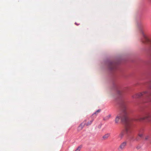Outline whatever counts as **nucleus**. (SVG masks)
<instances>
[{
  "mask_svg": "<svg viewBox=\"0 0 151 151\" xmlns=\"http://www.w3.org/2000/svg\"><path fill=\"white\" fill-rule=\"evenodd\" d=\"M127 112L126 109H124L122 113L118 114L116 117L115 120V123L116 124H118L120 119L123 122H127L129 119L127 116Z\"/></svg>",
  "mask_w": 151,
  "mask_h": 151,
  "instance_id": "1",
  "label": "nucleus"
},
{
  "mask_svg": "<svg viewBox=\"0 0 151 151\" xmlns=\"http://www.w3.org/2000/svg\"><path fill=\"white\" fill-rule=\"evenodd\" d=\"M151 96V93L147 91H145L142 93H139L134 94L132 96V97L133 99H137L140 98L143 96H145L147 98L149 99L150 96Z\"/></svg>",
  "mask_w": 151,
  "mask_h": 151,
  "instance_id": "2",
  "label": "nucleus"
},
{
  "mask_svg": "<svg viewBox=\"0 0 151 151\" xmlns=\"http://www.w3.org/2000/svg\"><path fill=\"white\" fill-rule=\"evenodd\" d=\"M94 121L93 119H92L91 120H90L86 122V120H85L78 127V129L79 130H81L85 126H88L90 125L92 122Z\"/></svg>",
  "mask_w": 151,
  "mask_h": 151,
  "instance_id": "3",
  "label": "nucleus"
},
{
  "mask_svg": "<svg viewBox=\"0 0 151 151\" xmlns=\"http://www.w3.org/2000/svg\"><path fill=\"white\" fill-rule=\"evenodd\" d=\"M136 120L141 121L146 119L148 122L151 121V114H147L145 116L141 117L139 116L137 117L135 119Z\"/></svg>",
  "mask_w": 151,
  "mask_h": 151,
  "instance_id": "4",
  "label": "nucleus"
},
{
  "mask_svg": "<svg viewBox=\"0 0 151 151\" xmlns=\"http://www.w3.org/2000/svg\"><path fill=\"white\" fill-rule=\"evenodd\" d=\"M129 122V119L126 122V127H125V132L127 135H129L132 132L131 128V124Z\"/></svg>",
  "mask_w": 151,
  "mask_h": 151,
  "instance_id": "5",
  "label": "nucleus"
},
{
  "mask_svg": "<svg viewBox=\"0 0 151 151\" xmlns=\"http://www.w3.org/2000/svg\"><path fill=\"white\" fill-rule=\"evenodd\" d=\"M142 42L144 43H148L150 46V51L151 52V40L149 39L146 36L144 35Z\"/></svg>",
  "mask_w": 151,
  "mask_h": 151,
  "instance_id": "6",
  "label": "nucleus"
},
{
  "mask_svg": "<svg viewBox=\"0 0 151 151\" xmlns=\"http://www.w3.org/2000/svg\"><path fill=\"white\" fill-rule=\"evenodd\" d=\"M127 142V141H124L122 142L119 146L118 148V150L119 151H122L124 150L126 148Z\"/></svg>",
  "mask_w": 151,
  "mask_h": 151,
  "instance_id": "7",
  "label": "nucleus"
},
{
  "mask_svg": "<svg viewBox=\"0 0 151 151\" xmlns=\"http://www.w3.org/2000/svg\"><path fill=\"white\" fill-rule=\"evenodd\" d=\"M109 67L111 70H114L116 68V64L113 62H110L109 64Z\"/></svg>",
  "mask_w": 151,
  "mask_h": 151,
  "instance_id": "8",
  "label": "nucleus"
},
{
  "mask_svg": "<svg viewBox=\"0 0 151 151\" xmlns=\"http://www.w3.org/2000/svg\"><path fill=\"white\" fill-rule=\"evenodd\" d=\"M110 136V134L109 133H107L103 136V138L104 139H107Z\"/></svg>",
  "mask_w": 151,
  "mask_h": 151,
  "instance_id": "9",
  "label": "nucleus"
},
{
  "mask_svg": "<svg viewBox=\"0 0 151 151\" xmlns=\"http://www.w3.org/2000/svg\"><path fill=\"white\" fill-rule=\"evenodd\" d=\"M132 140L133 141H138L139 140V137L137 136L135 137H133L132 138Z\"/></svg>",
  "mask_w": 151,
  "mask_h": 151,
  "instance_id": "10",
  "label": "nucleus"
},
{
  "mask_svg": "<svg viewBox=\"0 0 151 151\" xmlns=\"http://www.w3.org/2000/svg\"><path fill=\"white\" fill-rule=\"evenodd\" d=\"M124 132L123 131L121 132L120 133L119 135V137L121 139H122L123 138L124 136Z\"/></svg>",
  "mask_w": 151,
  "mask_h": 151,
  "instance_id": "11",
  "label": "nucleus"
},
{
  "mask_svg": "<svg viewBox=\"0 0 151 151\" xmlns=\"http://www.w3.org/2000/svg\"><path fill=\"white\" fill-rule=\"evenodd\" d=\"M138 136L141 137L142 138L143 136V133L142 132H140L138 134Z\"/></svg>",
  "mask_w": 151,
  "mask_h": 151,
  "instance_id": "12",
  "label": "nucleus"
},
{
  "mask_svg": "<svg viewBox=\"0 0 151 151\" xmlns=\"http://www.w3.org/2000/svg\"><path fill=\"white\" fill-rule=\"evenodd\" d=\"M150 135H147L145 136V139L146 140H148L150 137Z\"/></svg>",
  "mask_w": 151,
  "mask_h": 151,
  "instance_id": "13",
  "label": "nucleus"
},
{
  "mask_svg": "<svg viewBox=\"0 0 151 151\" xmlns=\"http://www.w3.org/2000/svg\"><path fill=\"white\" fill-rule=\"evenodd\" d=\"M101 110L99 109L97 110L95 113H94L93 114V115L94 114H96L97 115L98 113L100 112L101 111Z\"/></svg>",
  "mask_w": 151,
  "mask_h": 151,
  "instance_id": "14",
  "label": "nucleus"
},
{
  "mask_svg": "<svg viewBox=\"0 0 151 151\" xmlns=\"http://www.w3.org/2000/svg\"><path fill=\"white\" fill-rule=\"evenodd\" d=\"M81 148V147L80 146H79L78 148L76 149V150H75V151H80Z\"/></svg>",
  "mask_w": 151,
  "mask_h": 151,
  "instance_id": "15",
  "label": "nucleus"
},
{
  "mask_svg": "<svg viewBox=\"0 0 151 151\" xmlns=\"http://www.w3.org/2000/svg\"><path fill=\"white\" fill-rule=\"evenodd\" d=\"M111 116V115L110 114H109V115H108L107 117H106V118L107 119H109V118H110Z\"/></svg>",
  "mask_w": 151,
  "mask_h": 151,
  "instance_id": "16",
  "label": "nucleus"
},
{
  "mask_svg": "<svg viewBox=\"0 0 151 151\" xmlns=\"http://www.w3.org/2000/svg\"><path fill=\"white\" fill-rule=\"evenodd\" d=\"M118 93L119 94H120L121 93V92L120 91H118Z\"/></svg>",
  "mask_w": 151,
  "mask_h": 151,
  "instance_id": "17",
  "label": "nucleus"
},
{
  "mask_svg": "<svg viewBox=\"0 0 151 151\" xmlns=\"http://www.w3.org/2000/svg\"><path fill=\"white\" fill-rule=\"evenodd\" d=\"M137 149H139V147H137Z\"/></svg>",
  "mask_w": 151,
  "mask_h": 151,
  "instance_id": "18",
  "label": "nucleus"
},
{
  "mask_svg": "<svg viewBox=\"0 0 151 151\" xmlns=\"http://www.w3.org/2000/svg\"><path fill=\"white\" fill-rule=\"evenodd\" d=\"M150 143H151V142H150Z\"/></svg>",
  "mask_w": 151,
  "mask_h": 151,
  "instance_id": "19",
  "label": "nucleus"
},
{
  "mask_svg": "<svg viewBox=\"0 0 151 151\" xmlns=\"http://www.w3.org/2000/svg\"><path fill=\"white\" fill-rule=\"evenodd\" d=\"M150 88H151V86H150Z\"/></svg>",
  "mask_w": 151,
  "mask_h": 151,
  "instance_id": "20",
  "label": "nucleus"
}]
</instances>
